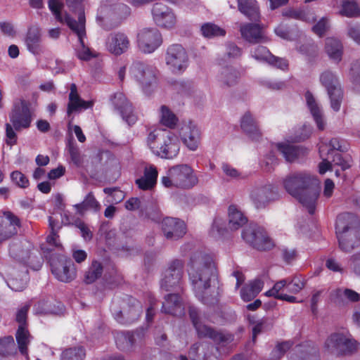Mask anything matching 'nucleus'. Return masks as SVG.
Masks as SVG:
<instances>
[{
  "label": "nucleus",
  "mask_w": 360,
  "mask_h": 360,
  "mask_svg": "<svg viewBox=\"0 0 360 360\" xmlns=\"http://www.w3.org/2000/svg\"><path fill=\"white\" fill-rule=\"evenodd\" d=\"M189 281L196 297L207 304L205 297L212 285L217 281V267L213 255L202 252L193 253L188 264Z\"/></svg>",
  "instance_id": "1"
},
{
  "label": "nucleus",
  "mask_w": 360,
  "mask_h": 360,
  "mask_svg": "<svg viewBox=\"0 0 360 360\" xmlns=\"http://www.w3.org/2000/svg\"><path fill=\"white\" fill-rule=\"evenodd\" d=\"M287 192L297 199L313 214L319 196L318 181L307 172L292 173L283 181Z\"/></svg>",
  "instance_id": "2"
},
{
  "label": "nucleus",
  "mask_w": 360,
  "mask_h": 360,
  "mask_svg": "<svg viewBox=\"0 0 360 360\" xmlns=\"http://www.w3.org/2000/svg\"><path fill=\"white\" fill-rule=\"evenodd\" d=\"M335 229L341 250L349 252L360 246L359 220L355 214H340L337 218Z\"/></svg>",
  "instance_id": "3"
},
{
  "label": "nucleus",
  "mask_w": 360,
  "mask_h": 360,
  "mask_svg": "<svg viewBox=\"0 0 360 360\" xmlns=\"http://www.w3.org/2000/svg\"><path fill=\"white\" fill-rule=\"evenodd\" d=\"M147 145L152 152L165 159H173L177 156L180 150L178 137L167 129H155L147 137Z\"/></svg>",
  "instance_id": "4"
},
{
  "label": "nucleus",
  "mask_w": 360,
  "mask_h": 360,
  "mask_svg": "<svg viewBox=\"0 0 360 360\" xmlns=\"http://www.w3.org/2000/svg\"><path fill=\"white\" fill-rule=\"evenodd\" d=\"M161 182L166 188L190 189L198 184V179L191 167L181 164L169 168Z\"/></svg>",
  "instance_id": "5"
},
{
  "label": "nucleus",
  "mask_w": 360,
  "mask_h": 360,
  "mask_svg": "<svg viewBox=\"0 0 360 360\" xmlns=\"http://www.w3.org/2000/svg\"><path fill=\"white\" fill-rule=\"evenodd\" d=\"M158 71L153 65L141 61H134L129 68V75L141 87L146 95H150L158 83Z\"/></svg>",
  "instance_id": "6"
},
{
  "label": "nucleus",
  "mask_w": 360,
  "mask_h": 360,
  "mask_svg": "<svg viewBox=\"0 0 360 360\" xmlns=\"http://www.w3.org/2000/svg\"><path fill=\"white\" fill-rule=\"evenodd\" d=\"M165 61L169 71L174 75H181L189 64L186 50L179 44L169 45L165 52Z\"/></svg>",
  "instance_id": "7"
},
{
  "label": "nucleus",
  "mask_w": 360,
  "mask_h": 360,
  "mask_svg": "<svg viewBox=\"0 0 360 360\" xmlns=\"http://www.w3.org/2000/svg\"><path fill=\"white\" fill-rule=\"evenodd\" d=\"M325 349L328 353L335 355L347 354L357 349V343L349 334L335 333L326 340Z\"/></svg>",
  "instance_id": "8"
},
{
  "label": "nucleus",
  "mask_w": 360,
  "mask_h": 360,
  "mask_svg": "<svg viewBox=\"0 0 360 360\" xmlns=\"http://www.w3.org/2000/svg\"><path fill=\"white\" fill-rule=\"evenodd\" d=\"M320 82L326 89L330 100V107L338 112L340 109L343 97L342 90L340 87L338 76L330 70L323 71L319 77Z\"/></svg>",
  "instance_id": "9"
},
{
  "label": "nucleus",
  "mask_w": 360,
  "mask_h": 360,
  "mask_svg": "<svg viewBox=\"0 0 360 360\" xmlns=\"http://www.w3.org/2000/svg\"><path fill=\"white\" fill-rule=\"evenodd\" d=\"M162 34L156 27H143L137 33V46L143 53H153L162 44Z\"/></svg>",
  "instance_id": "10"
},
{
  "label": "nucleus",
  "mask_w": 360,
  "mask_h": 360,
  "mask_svg": "<svg viewBox=\"0 0 360 360\" xmlns=\"http://www.w3.org/2000/svg\"><path fill=\"white\" fill-rule=\"evenodd\" d=\"M243 240L259 250H269L274 247V242L266 231L256 225L245 228L242 232Z\"/></svg>",
  "instance_id": "11"
},
{
  "label": "nucleus",
  "mask_w": 360,
  "mask_h": 360,
  "mask_svg": "<svg viewBox=\"0 0 360 360\" xmlns=\"http://www.w3.org/2000/svg\"><path fill=\"white\" fill-rule=\"evenodd\" d=\"M189 315L200 338H209L217 344H226L232 341L233 338L230 334L215 331L213 328L202 324L198 320V313L195 308L189 309Z\"/></svg>",
  "instance_id": "12"
},
{
  "label": "nucleus",
  "mask_w": 360,
  "mask_h": 360,
  "mask_svg": "<svg viewBox=\"0 0 360 360\" xmlns=\"http://www.w3.org/2000/svg\"><path fill=\"white\" fill-rule=\"evenodd\" d=\"M68 26L77 34L79 39V46L75 48L76 56L81 60H89L96 58V53L84 44V39L86 37L85 25L82 22L77 24L76 20L71 17L67 16L65 18Z\"/></svg>",
  "instance_id": "13"
},
{
  "label": "nucleus",
  "mask_w": 360,
  "mask_h": 360,
  "mask_svg": "<svg viewBox=\"0 0 360 360\" xmlns=\"http://www.w3.org/2000/svg\"><path fill=\"white\" fill-rule=\"evenodd\" d=\"M276 196L273 186L270 184L255 186L249 191L250 201L257 210L265 209L276 200Z\"/></svg>",
  "instance_id": "14"
},
{
  "label": "nucleus",
  "mask_w": 360,
  "mask_h": 360,
  "mask_svg": "<svg viewBox=\"0 0 360 360\" xmlns=\"http://www.w3.org/2000/svg\"><path fill=\"white\" fill-rule=\"evenodd\" d=\"M152 17L155 24L162 29L172 30L177 19L172 8L162 3H155L152 8Z\"/></svg>",
  "instance_id": "15"
},
{
  "label": "nucleus",
  "mask_w": 360,
  "mask_h": 360,
  "mask_svg": "<svg viewBox=\"0 0 360 360\" xmlns=\"http://www.w3.org/2000/svg\"><path fill=\"white\" fill-rule=\"evenodd\" d=\"M184 264L182 260L174 259L172 261L168 268L165 271L161 279V288L168 291L179 286L184 276Z\"/></svg>",
  "instance_id": "16"
},
{
  "label": "nucleus",
  "mask_w": 360,
  "mask_h": 360,
  "mask_svg": "<svg viewBox=\"0 0 360 360\" xmlns=\"http://www.w3.org/2000/svg\"><path fill=\"white\" fill-rule=\"evenodd\" d=\"M10 121L13 128L18 131L30 126L32 115L30 110L24 101L15 104L10 114Z\"/></svg>",
  "instance_id": "17"
},
{
  "label": "nucleus",
  "mask_w": 360,
  "mask_h": 360,
  "mask_svg": "<svg viewBox=\"0 0 360 360\" xmlns=\"http://www.w3.org/2000/svg\"><path fill=\"white\" fill-rule=\"evenodd\" d=\"M128 36L122 32L110 33L106 38L105 47L111 54L118 56L126 53L130 48Z\"/></svg>",
  "instance_id": "18"
},
{
  "label": "nucleus",
  "mask_w": 360,
  "mask_h": 360,
  "mask_svg": "<svg viewBox=\"0 0 360 360\" xmlns=\"http://www.w3.org/2000/svg\"><path fill=\"white\" fill-rule=\"evenodd\" d=\"M161 229L165 237L173 240L182 238L186 232L184 221L172 217L165 218L161 223Z\"/></svg>",
  "instance_id": "19"
},
{
  "label": "nucleus",
  "mask_w": 360,
  "mask_h": 360,
  "mask_svg": "<svg viewBox=\"0 0 360 360\" xmlns=\"http://www.w3.org/2000/svg\"><path fill=\"white\" fill-rule=\"evenodd\" d=\"M250 53L255 60L266 63L277 68L285 70L288 66L286 60L272 55L265 46H257L251 50Z\"/></svg>",
  "instance_id": "20"
},
{
  "label": "nucleus",
  "mask_w": 360,
  "mask_h": 360,
  "mask_svg": "<svg viewBox=\"0 0 360 360\" xmlns=\"http://www.w3.org/2000/svg\"><path fill=\"white\" fill-rule=\"evenodd\" d=\"M242 37L251 44L264 43L267 41L264 27L257 23H244L240 27Z\"/></svg>",
  "instance_id": "21"
},
{
  "label": "nucleus",
  "mask_w": 360,
  "mask_h": 360,
  "mask_svg": "<svg viewBox=\"0 0 360 360\" xmlns=\"http://www.w3.org/2000/svg\"><path fill=\"white\" fill-rule=\"evenodd\" d=\"M179 136L185 146L191 150H195L200 143V132L195 124L189 121L182 124Z\"/></svg>",
  "instance_id": "22"
},
{
  "label": "nucleus",
  "mask_w": 360,
  "mask_h": 360,
  "mask_svg": "<svg viewBox=\"0 0 360 360\" xmlns=\"http://www.w3.org/2000/svg\"><path fill=\"white\" fill-rule=\"evenodd\" d=\"M129 306L124 307L122 311L115 314V319L121 323H127L134 321L142 312L141 303L134 298L128 300Z\"/></svg>",
  "instance_id": "23"
},
{
  "label": "nucleus",
  "mask_w": 360,
  "mask_h": 360,
  "mask_svg": "<svg viewBox=\"0 0 360 360\" xmlns=\"http://www.w3.org/2000/svg\"><path fill=\"white\" fill-rule=\"evenodd\" d=\"M112 104L122 114L124 119L129 124L136 122V118L133 114V110L131 103L129 102L124 94L122 92H117L111 96Z\"/></svg>",
  "instance_id": "24"
},
{
  "label": "nucleus",
  "mask_w": 360,
  "mask_h": 360,
  "mask_svg": "<svg viewBox=\"0 0 360 360\" xmlns=\"http://www.w3.org/2000/svg\"><path fill=\"white\" fill-rule=\"evenodd\" d=\"M51 271L56 278L62 282H69L75 276L73 269L70 270V262H68L63 258L58 260L51 261Z\"/></svg>",
  "instance_id": "25"
},
{
  "label": "nucleus",
  "mask_w": 360,
  "mask_h": 360,
  "mask_svg": "<svg viewBox=\"0 0 360 360\" xmlns=\"http://www.w3.org/2000/svg\"><path fill=\"white\" fill-rule=\"evenodd\" d=\"M92 106L93 102L82 100L77 93L76 84H72L70 86L69 102L68 103L67 108L68 115L70 116L74 112H79L82 110L90 108Z\"/></svg>",
  "instance_id": "26"
},
{
  "label": "nucleus",
  "mask_w": 360,
  "mask_h": 360,
  "mask_svg": "<svg viewBox=\"0 0 360 360\" xmlns=\"http://www.w3.org/2000/svg\"><path fill=\"white\" fill-rule=\"evenodd\" d=\"M2 229L0 230V242L7 239L18 232L20 226V219L10 212L4 213V218L2 219Z\"/></svg>",
  "instance_id": "27"
},
{
  "label": "nucleus",
  "mask_w": 360,
  "mask_h": 360,
  "mask_svg": "<svg viewBox=\"0 0 360 360\" xmlns=\"http://www.w3.org/2000/svg\"><path fill=\"white\" fill-rule=\"evenodd\" d=\"M162 311L174 316H181L184 314L182 300L177 294H169L165 297Z\"/></svg>",
  "instance_id": "28"
},
{
  "label": "nucleus",
  "mask_w": 360,
  "mask_h": 360,
  "mask_svg": "<svg viewBox=\"0 0 360 360\" xmlns=\"http://www.w3.org/2000/svg\"><path fill=\"white\" fill-rule=\"evenodd\" d=\"M158 176L157 168L152 165H147L144 168L143 175L136 180V184L141 190H150L155 186Z\"/></svg>",
  "instance_id": "29"
},
{
  "label": "nucleus",
  "mask_w": 360,
  "mask_h": 360,
  "mask_svg": "<svg viewBox=\"0 0 360 360\" xmlns=\"http://www.w3.org/2000/svg\"><path fill=\"white\" fill-rule=\"evenodd\" d=\"M305 99L307 107L320 130L325 128V121L323 117L322 110L311 93L307 91L305 94Z\"/></svg>",
  "instance_id": "30"
},
{
  "label": "nucleus",
  "mask_w": 360,
  "mask_h": 360,
  "mask_svg": "<svg viewBox=\"0 0 360 360\" xmlns=\"http://www.w3.org/2000/svg\"><path fill=\"white\" fill-rule=\"evenodd\" d=\"M238 7L249 20L255 22L260 20L259 8L256 0H238Z\"/></svg>",
  "instance_id": "31"
},
{
  "label": "nucleus",
  "mask_w": 360,
  "mask_h": 360,
  "mask_svg": "<svg viewBox=\"0 0 360 360\" xmlns=\"http://www.w3.org/2000/svg\"><path fill=\"white\" fill-rule=\"evenodd\" d=\"M240 77L239 71L231 66L223 68L218 75L219 81L224 88L235 86L238 82Z\"/></svg>",
  "instance_id": "32"
},
{
  "label": "nucleus",
  "mask_w": 360,
  "mask_h": 360,
  "mask_svg": "<svg viewBox=\"0 0 360 360\" xmlns=\"http://www.w3.org/2000/svg\"><path fill=\"white\" fill-rule=\"evenodd\" d=\"M240 127L252 139L257 140L261 136L257 123L250 112H246L242 116Z\"/></svg>",
  "instance_id": "33"
},
{
  "label": "nucleus",
  "mask_w": 360,
  "mask_h": 360,
  "mask_svg": "<svg viewBox=\"0 0 360 360\" xmlns=\"http://www.w3.org/2000/svg\"><path fill=\"white\" fill-rule=\"evenodd\" d=\"M276 148L288 162H292L305 153L304 149L289 142L279 143L276 144Z\"/></svg>",
  "instance_id": "34"
},
{
  "label": "nucleus",
  "mask_w": 360,
  "mask_h": 360,
  "mask_svg": "<svg viewBox=\"0 0 360 360\" xmlns=\"http://www.w3.org/2000/svg\"><path fill=\"white\" fill-rule=\"evenodd\" d=\"M325 50L329 58L335 63L342 60L343 47L338 39L332 37L326 39Z\"/></svg>",
  "instance_id": "35"
},
{
  "label": "nucleus",
  "mask_w": 360,
  "mask_h": 360,
  "mask_svg": "<svg viewBox=\"0 0 360 360\" xmlns=\"http://www.w3.org/2000/svg\"><path fill=\"white\" fill-rule=\"evenodd\" d=\"M41 30L37 27H30L27 32L25 43L27 49L34 54H38L40 51Z\"/></svg>",
  "instance_id": "36"
},
{
  "label": "nucleus",
  "mask_w": 360,
  "mask_h": 360,
  "mask_svg": "<svg viewBox=\"0 0 360 360\" xmlns=\"http://www.w3.org/2000/svg\"><path fill=\"white\" fill-rule=\"evenodd\" d=\"M247 222V218L236 205H230L229 207V228L237 230Z\"/></svg>",
  "instance_id": "37"
},
{
  "label": "nucleus",
  "mask_w": 360,
  "mask_h": 360,
  "mask_svg": "<svg viewBox=\"0 0 360 360\" xmlns=\"http://www.w3.org/2000/svg\"><path fill=\"white\" fill-rule=\"evenodd\" d=\"M15 338L20 352L28 359L27 346L32 340V336L27 327L19 326L15 333Z\"/></svg>",
  "instance_id": "38"
},
{
  "label": "nucleus",
  "mask_w": 360,
  "mask_h": 360,
  "mask_svg": "<svg viewBox=\"0 0 360 360\" xmlns=\"http://www.w3.org/2000/svg\"><path fill=\"white\" fill-rule=\"evenodd\" d=\"M213 349L214 347L206 342H196L192 345L188 350V356L191 360H198L202 359L203 360H209L210 356L204 349Z\"/></svg>",
  "instance_id": "39"
},
{
  "label": "nucleus",
  "mask_w": 360,
  "mask_h": 360,
  "mask_svg": "<svg viewBox=\"0 0 360 360\" xmlns=\"http://www.w3.org/2000/svg\"><path fill=\"white\" fill-rule=\"evenodd\" d=\"M103 271V267L101 262L94 260L87 270L85 271L84 281L86 284H91L98 279Z\"/></svg>",
  "instance_id": "40"
},
{
  "label": "nucleus",
  "mask_w": 360,
  "mask_h": 360,
  "mask_svg": "<svg viewBox=\"0 0 360 360\" xmlns=\"http://www.w3.org/2000/svg\"><path fill=\"white\" fill-rule=\"evenodd\" d=\"M202 35L205 38H214L217 37H224L226 34L224 29L219 26L211 23L207 22L203 24L200 28Z\"/></svg>",
  "instance_id": "41"
},
{
  "label": "nucleus",
  "mask_w": 360,
  "mask_h": 360,
  "mask_svg": "<svg viewBox=\"0 0 360 360\" xmlns=\"http://www.w3.org/2000/svg\"><path fill=\"white\" fill-rule=\"evenodd\" d=\"M177 117L172 111L166 105H162L160 108V123L169 128H173L177 123Z\"/></svg>",
  "instance_id": "42"
},
{
  "label": "nucleus",
  "mask_w": 360,
  "mask_h": 360,
  "mask_svg": "<svg viewBox=\"0 0 360 360\" xmlns=\"http://www.w3.org/2000/svg\"><path fill=\"white\" fill-rule=\"evenodd\" d=\"M333 296L339 302L347 299L350 302H358L360 300V294L349 288H338L333 292Z\"/></svg>",
  "instance_id": "43"
},
{
  "label": "nucleus",
  "mask_w": 360,
  "mask_h": 360,
  "mask_svg": "<svg viewBox=\"0 0 360 360\" xmlns=\"http://www.w3.org/2000/svg\"><path fill=\"white\" fill-rule=\"evenodd\" d=\"M86 352L83 347H70L64 350L61 354L62 360H84Z\"/></svg>",
  "instance_id": "44"
},
{
  "label": "nucleus",
  "mask_w": 360,
  "mask_h": 360,
  "mask_svg": "<svg viewBox=\"0 0 360 360\" xmlns=\"http://www.w3.org/2000/svg\"><path fill=\"white\" fill-rule=\"evenodd\" d=\"M78 212L80 214L83 213L85 210L92 209L94 210H98L100 207L99 202L96 200L92 193H89L85 198V199L79 204L75 205Z\"/></svg>",
  "instance_id": "45"
},
{
  "label": "nucleus",
  "mask_w": 360,
  "mask_h": 360,
  "mask_svg": "<svg viewBox=\"0 0 360 360\" xmlns=\"http://www.w3.org/2000/svg\"><path fill=\"white\" fill-rule=\"evenodd\" d=\"M340 14L348 18L357 17L360 14V8L356 3L345 0L342 2Z\"/></svg>",
  "instance_id": "46"
},
{
  "label": "nucleus",
  "mask_w": 360,
  "mask_h": 360,
  "mask_svg": "<svg viewBox=\"0 0 360 360\" xmlns=\"http://www.w3.org/2000/svg\"><path fill=\"white\" fill-rule=\"evenodd\" d=\"M115 342L117 347L122 350H128L134 345V338L129 333H117L115 336Z\"/></svg>",
  "instance_id": "47"
},
{
  "label": "nucleus",
  "mask_w": 360,
  "mask_h": 360,
  "mask_svg": "<svg viewBox=\"0 0 360 360\" xmlns=\"http://www.w3.org/2000/svg\"><path fill=\"white\" fill-rule=\"evenodd\" d=\"M15 345L12 336L0 338V355L7 356L15 353Z\"/></svg>",
  "instance_id": "48"
},
{
  "label": "nucleus",
  "mask_w": 360,
  "mask_h": 360,
  "mask_svg": "<svg viewBox=\"0 0 360 360\" xmlns=\"http://www.w3.org/2000/svg\"><path fill=\"white\" fill-rule=\"evenodd\" d=\"M321 145H326V155L330 156V154H333L335 150L345 152L347 150V146L343 141H340L337 138L332 139L328 143H321Z\"/></svg>",
  "instance_id": "49"
},
{
  "label": "nucleus",
  "mask_w": 360,
  "mask_h": 360,
  "mask_svg": "<svg viewBox=\"0 0 360 360\" xmlns=\"http://www.w3.org/2000/svg\"><path fill=\"white\" fill-rule=\"evenodd\" d=\"M316 356H311L307 347L299 345L290 353L289 360H311Z\"/></svg>",
  "instance_id": "50"
},
{
  "label": "nucleus",
  "mask_w": 360,
  "mask_h": 360,
  "mask_svg": "<svg viewBox=\"0 0 360 360\" xmlns=\"http://www.w3.org/2000/svg\"><path fill=\"white\" fill-rule=\"evenodd\" d=\"M82 1L83 0H66L68 6L78 15V20H76V23L79 24L82 21L83 25H85V16Z\"/></svg>",
  "instance_id": "51"
},
{
  "label": "nucleus",
  "mask_w": 360,
  "mask_h": 360,
  "mask_svg": "<svg viewBox=\"0 0 360 360\" xmlns=\"http://www.w3.org/2000/svg\"><path fill=\"white\" fill-rule=\"evenodd\" d=\"M327 146L320 145L319 146V154L322 158V162L319 165V172L321 174H325L327 171L331 169V162L330 156L326 155Z\"/></svg>",
  "instance_id": "52"
},
{
  "label": "nucleus",
  "mask_w": 360,
  "mask_h": 360,
  "mask_svg": "<svg viewBox=\"0 0 360 360\" xmlns=\"http://www.w3.org/2000/svg\"><path fill=\"white\" fill-rule=\"evenodd\" d=\"M288 282V279H283L277 283H276L274 287L269 290L265 292V295L268 297L273 296L277 299L280 298V296L283 294L281 292L284 289H286L287 283Z\"/></svg>",
  "instance_id": "53"
},
{
  "label": "nucleus",
  "mask_w": 360,
  "mask_h": 360,
  "mask_svg": "<svg viewBox=\"0 0 360 360\" xmlns=\"http://www.w3.org/2000/svg\"><path fill=\"white\" fill-rule=\"evenodd\" d=\"M305 286V283L298 277L288 279L286 285V290L290 293L296 294L302 290Z\"/></svg>",
  "instance_id": "54"
},
{
  "label": "nucleus",
  "mask_w": 360,
  "mask_h": 360,
  "mask_svg": "<svg viewBox=\"0 0 360 360\" xmlns=\"http://www.w3.org/2000/svg\"><path fill=\"white\" fill-rule=\"evenodd\" d=\"M68 153L72 162L77 166H79L82 162V157L78 146L73 143H70L68 146Z\"/></svg>",
  "instance_id": "55"
},
{
  "label": "nucleus",
  "mask_w": 360,
  "mask_h": 360,
  "mask_svg": "<svg viewBox=\"0 0 360 360\" xmlns=\"http://www.w3.org/2000/svg\"><path fill=\"white\" fill-rule=\"evenodd\" d=\"M49 8L51 11V12L55 15L56 18L58 21L63 22L65 21V18L67 16L70 17L68 15H65V18L63 17L60 10L62 8V4L58 0H49Z\"/></svg>",
  "instance_id": "56"
},
{
  "label": "nucleus",
  "mask_w": 360,
  "mask_h": 360,
  "mask_svg": "<svg viewBox=\"0 0 360 360\" xmlns=\"http://www.w3.org/2000/svg\"><path fill=\"white\" fill-rule=\"evenodd\" d=\"M11 179L12 181L20 188H27L29 186V180L20 171H14L11 174Z\"/></svg>",
  "instance_id": "57"
},
{
  "label": "nucleus",
  "mask_w": 360,
  "mask_h": 360,
  "mask_svg": "<svg viewBox=\"0 0 360 360\" xmlns=\"http://www.w3.org/2000/svg\"><path fill=\"white\" fill-rule=\"evenodd\" d=\"M291 347L292 344L288 341L278 344L272 352L273 357L276 359H280Z\"/></svg>",
  "instance_id": "58"
},
{
  "label": "nucleus",
  "mask_w": 360,
  "mask_h": 360,
  "mask_svg": "<svg viewBox=\"0 0 360 360\" xmlns=\"http://www.w3.org/2000/svg\"><path fill=\"white\" fill-rule=\"evenodd\" d=\"M49 226L51 229V234L47 237L46 241L49 244L53 245L56 247H60L61 245L58 240V236L54 231L55 221L51 217L49 218Z\"/></svg>",
  "instance_id": "59"
},
{
  "label": "nucleus",
  "mask_w": 360,
  "mask_h": 360,
  "mask_svg": "<svg viewBox=\"0 0 360 360\" xmlns=\"http://www.w3.org/2000/svg\"><path fill=\"white\" fill-rule=\"evenodd\" d=\"M330 162L341 167L342 170H345L351 166L349 162L344 160L340 153H334L333 154H330Z\"/></svg>",
  "instance_id": "60"
},
{
  "label": "nucleus",
  "mask_w": 360,
  "mask_h": 360,
  "mask_svg": "<svg viewBox=\"0 0 360 360\" xmlns=\"http://www.w3.org/2000/svg\"><path fill=\"white\" fill-rule=\"evenodd\" d=\"M329 24L326 18H322L313 27L312 30L317 35L321 37L328 29Z\"/></svg>",
  "instance_id": "61"
},
{
  "label": "nucleus",
  "mask_w": 360,
  "mask_h": 360,
  "mask_svg": "<svg viewBox=\"0 0 360 360\" xmlns=\"http://www.w3.org/2000/svg\"><path fill=\"white\" fill-rule=\"evenodd\" d=\"M29 309L30 304H26L18 310L15 320L19 323V326H23L26 327L27 315Z\"/></svg>",
  "instance_id": "62"
},
{
  "label": "nucleus",
  "mask_w": 360,
  "mask_h": 360,
  "mask_svg": "<svg viewBox=\"0 0 360 360\" xmlns=\"http://www.w3.org/2000/svg\"><path fill=\"white\" fill-rule=\"evenodd\" d=\"M349 264L353 271L360 276V252L350 257Z\"/></svg>",
  "instance_id": "63"
},
{
  "label": "nucleus",
  "mask_w": 360,
  "mask_h": 360,
  "mask_svg": "<svg viewBox=\"0 0 360 360\" xmlns=\"http://www.w3.org/2000/svg\"><path fill=\"white\" fill-rule=\"evenodd\" d=\"M350 76L354 82H360V59L356 60L352 63Z\"/></svg>",
  "instance_id": "64"
}]
</instances>
